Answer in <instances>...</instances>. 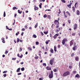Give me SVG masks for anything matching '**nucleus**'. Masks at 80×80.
Listing matches in <instances>:
<instances>
[{"label":"nucleus","mask_w":80,"mask_h":80,"mask_svg":"<svg viewBox=\"0 0 80 80\" xmlns=\"http://www.w3.org/2000/svg\"><path fill=\"white\" fill-rule=\"evenodd\" d=\"M3 76H4V77H7V74H5L3 75Z\"/></svg>","instance_id":"nucleus-47"},{"label":"nucleus","mask_w":80,"mask_h":80,"mask_svg":"<svg viewBox=\"0 0 80 80\" xmlns=\"http://www.w3.org/2000/svg\"><path fill=\"white\" fill-rule=\"evenodd\" d=\"M50 51L52 53H53V50L52 48H51Z\"/></svg>","instance_id":"nucleus-23"},{"label":"nucleus","mask_w":80,"mask_h":80,"mask_svg":"<svg viewBox=\"0 0 80 80\" xmlns=\"http://www.w3.org/2000/svg\"><path fill=\"white\" fill-rule=\"evenodd\" d=\"M3 15L4 17H5V16H6V13H5V11L4 12Z\"/></svg>","instance_id":"nucleus-31"},{"label":"nucleus","mask_w":80,"mask_h":80,"mask_svg":"<svg viewBox=\"0 0 80 80\" xmlns=\"http://www.w3.org/2000/svg\"><path fill=\"white\" fill-rule=\"evenodd\" d=\"M21 70L22 71H24V70H25V68L23 67L21 68Z\"/></svg>","instance_id":"nucleus-28"},{"label":"nucleus","mask_w":80,"mask_h":80,"mask_svg":"<svg viewBox=\"0 0 80 80\" xmlns=\"http://www.w3.org/2000/svg\"><path fill=\"white\" fill-rule=\"evenodd\" d=\"M60 30V28H58V29H57L55 30V32H56V33H58V32H59V30Z\"/></svg>","instance_id":"nucleus-11"},{"label":"nucleus","mask_w":80,"mask_h":80,"mask_svg":"<svg viewBox=\"0 0 80 80\" xmlns=\"http://www.w3.org/2000/svg\"><path fill=\"white\" fill-rule=\"evenodd\" d=\"M57 36H56V35H55L54 36H53V38H57Z\"/></svg>","instance_id":"nucleus-50"},{"label":"nucleus","mask_w":80,"mask_h":80,"mask_svg":"<svg viewBox=\"0 0 80 80\" xmlns=\"http://www.w3.org/2000/svg\"><path fill=\"white\" fill-rule=\"evenodd\" d=\"M36 45H38V44H39V43L38 42H36Z\"/></svg>","instance_id":"nucleus-44"},{"label":"nucleus","mask_w":80,"mask_h":80,"mask_svg":"<svg viewBox=\"0 0 80 80\" xmlns=\"http://www.w3.org/2000/svg\"><path fill=\"white\" fill-rule=\"evenodd\" d=\"M20 68H19L17 69V72H20Z\"/></svg>","instance_id":"nucleus-14"},{"label":"nucleus","mask_w":80,"mask_h":80,"mask_svg":"<svg viewBox=\"0 0 80 80\" xmlns=\"http://www.w3.org/2000/svg\"><path fill=\"white\" fill-rule=\"evenodd\" d=\"M72 64H70H70L69 65V68L70 69H71V68H72Z\"/></svg>","instance_id":"nucleus-22"},{"label":"nucleus","mask_w":80,"mask_h":80,"mask_svg":"<svg viewBox=\"0 0 80 80\" xmlns=\"http://www.w3.org/2000/svg\"><path fill=\"white\" fill-rule=\"evenodd\" d=\"M68 22L69 23H70L71 22H70V20H68Z\"/></svg>","instance_id":"nucleus-55"},{"label":"nucleus","mask_w":80,"mask_h":80,"mask_svg":"<svg viewBox=\"0 0 80 80\" xmlns=\"http://www.w3.org/2000/svg\"><path fill=\"white\" fill-rule=\"evenodd\" d=\"M46 68L48 70H52V68L48 66Z\"/></svg>","instance_id":"nucleus-7"},{"label":"nucleus","mask_w":80,"mask_h":80,"mask_svg":"<svg viewBox=\"0 0 80 80\" xmlns=\"http://www.w3.org/2000/svg\"><path fill=\"white\" fill-rule=\"evenodd\" d=\"M21 74H22V73L21 72L19 73L18 74V75H20Z\"/></svg>","instance_id":"nucleus-53"},{"label":"nucleus","mask_w":80,"mask_h":80,"mask_svg":"<svg viewBox=\"0 0 80 80\" xmlns=\"http://www.w3.org/2000/svg\"><path fill=\"white\" fill-rule=\"evenodd\" d=\"M74 47H73L72 48V50H73L75 51V48H76V47H77V46H76L75 45V44L74 45Z\"/></svg>","instance_id":"nucleus-9"},{"label":"nucleus","mask_w":80,"mask_h":80,"mask_svg":"<svg viewBox=\"0 0 80 80\" xmlns=\"http://www.w3.org/2000/svg\"><path fill=\"white\" fill-rule=\"evenodd\" d=\"M32 37L35 38H37V35H36L35 34H34L32 36Z\"/></svg>","instance_id":"nucleus-21"},{"label":"nucleus","mask_w":80,"mask_h":80,"mask_svg":"<svg viewBox=\"0 0 80 80\" xmlns=\"http://www.w3.org/2000/svg\"><path fill=\"white\" fill-rule=\"evenodd\" d=\"M23 57V55L21 54L20 56H19V58H22Z\"/></svg>","instance_id":"nucleus-38"},{"label":"nucleus","mask_w":80,"mask_h":80,"mask_svg":"<svg viewBox=\"0 0 80 80\" xmlns=\"http://www.w3.org/2000/svg\"><path fill=\"white\" fill-rule=\"evenodd\" d=\"M77 24L76 23L75 24L74 28V30L77 28Z\"/></svg>","instance_id":"nucleus-6"},{"label":"nucleus","mask_w":80,"mask_h":80,"mask_svg":"<svg viewBox=\"0 0 80 80\" xmlns=\"http://www.w3.org/2000/svg\"><path fill=\"white\" fill-rule=\"evenodd\" d=\"M28 50H30V51H31V50H32V49H31V48H30V47H28Z\"/></svg>","instance_id":"nucleus-39"},{"label":"nucleus","mask_w":80,"mask_h":80,"mask_svg":"<svg viewBox=\"0 0 80 80\" xmlns=\"http://www.w3.org/2000/svg\"><path fill=\"white\" fill-rule=\"evenodd\" d=\"M62 2H63V3H66V1H65V0H61Z\"/></svg>","instance_id":"nucleus-40"},{"label":"nucleus","mask_w":80,"mask_h":80,"mask_svg":"<svg viewBox=\"0 0 80 80\" xmlns=\"http://www.w3.org/2000/svg\"><path fill=\"white\" fill-rule=\"evenodd\" d=\"M44 34H45V35H47V33H48V31L44 32Z\"/></svg>","instance_id":"nucleus-35"},{"label":"nucleus","mask_w":80,"mask_h":80,"mask_svg":"<svg viewBox=\"0 0 80 80\" xmlns=\"http://www.w3.org/2000/svg\"><path fill=\"white\" fill-rule=\"evenodd\" d=\"M77 15H80V11H79L78 10H77Z\"/></svg>","instance_id":"nucleus-13"},{"label":"nucleus","mask_w":80,"mask_h":80,"mask_svg":"<svg viewBox=\"0 0 80 80\" xmlns=\"http://www.w3.org/2000/svg\"><path fill=\"white\" fill-rule=\"evenodd\" d=\"M13 10H15V9H18V8L17 7H14L13 8Z\"/></svg>","instance_id":"nucleus-25"},{"label":"nucleus","mask_w":80,"mask_h":80,"mask_svg":"<svg viewBox=\"0 0 80 80\" xmlns=\"http://www.w3.org/2000/svg\"><path fill=\"white\" fill-rule=\"evenodd\" d=\"M76 73V71H74L73 72V73L74 74H75V73Z\"/></svg>","instance_id":"nucleus-62"},{"label":"nucleus","mask_w":80,"mask_h":80,"mask_svg":"<svg viewBox=\"0 0 80 80\" xmlns=\"http://www.w3.org/2000/svg\"><path fill=\"white\" fill-rule=\"evenodd\" d=\"M74 55H75V53H73L71 55V56L72 57H73V56H74Z\"/></svg>","instance_id":"nucleus-27"},{"label":"nucleus","mask_w":80,"mask_h":80,"mask_svg":"<svg viewBox=\"0 0 80 80\" xmlns=\"http://www.w3.org/2000/svg\"><path fill=\"white\" fill-rule=\"evenodd\" d=\"M59 25V24H57L56 25L57 28H59V26H58Z\"/></svg>","instance_id":"nucleus-32"},{"label":"nucleus","mask_w":80,"mask_h":80,"mask_svg":"<svg viewBox=\"0 0 80 80\" xmlns=\"http://www.w3.org/2000/svg\"><path fill=\"white\" fill-rule=\"evenodd\" d=\"M16 58H12V60H16Z\"/></svg>","instance_id":"nucleus-34"},{"label":"nucleus","mask_w":80,"mask_h":80,"mask_svg":"<svg viewBox=\"0 0 80 80\" xmlns=\"http://www.w3.org/2000/svg\"><path fill=\"white\" fill-rule=\"evenodd\" d=\"M54 58H52L51 59L50 61V64L51 65H53V62H54Z\"/></svg>","instance_id":"nucleus-4"},{"label":"nucleus","mask_w":80,"mask_h":80,"mask_svg":"<svg viewBox=\"0 0 80 80\" xmlns=\"http://www.w3.org/2000/svg\"><path fill=\"white\" fill-rule=\"evenodd\" d=\"M7 71H4L3 72V73H7Z\"/></svg>","instance_id":"nucleus-41"},{"label":"nucleus","mask_w":80,"mask_h":80,"mask_svg":"<svg viewBox=\"0 0 80 80\" xmlns=\"http://www.w3.org/2000/svg\"><path fill=\"white\" fill-rule=\"evenodd\" d=\"M19 41H20V39L18 38L17 39V43H18Z\"/></svg>","instance_id":"nucleus-33"},{"label":"nucleus","mask_w":80,"mask_h":80,"mask_svg":"<svg viewBox=\"0 0 80 80\" xmlns=\"http://www.w3.org/2000/svg\"><path fill=\"white\" fill-rule=\"evenodd\" d=\"M70 75V72L67 71L64 72L63 74V77H65L66 76H67V75Z\"/></svg>","instance_id":"nucleus-1"},{"label":"nucleus","mask_w":80,"mask_h":80,"mask_svg":"<svg viewBox=\"0 0 80 80\" xmlns=\"http://www.w3.org/2000/svg\"><path fill=\"white\" fill-rule=\"evenodd\" d=\"M75 77H76L77 78H80V76L79 75V74H76L75 76Z\"/></svg>","instance_id":"nucleus-12"},{"label":"nucleus","mask_w":80,"mask_h":80,"mask_svg":"<svg viewBox=\"0 0 80 80\" xmlns=\"http://www.w3.org/2000/svg\"><path fill=\"white\" fill-rule=\"evenodd\" d=\"M48 47H46V51H48Z\"/></svg>","instance_id":"nucleus-52"},{"label":"nucleus","mask_w":80,"mask_h":80,"mask_svg":"<svg viewBox=\"0 0 80 80\" xmlns=\"http://www.w3.org/2000/svg\"><path fill=\"white\" fill-rule=\"evenodd\" d=\"M23 33H24V32H22V34H21V36H23Z\"/></svg>","instance_id":"nucleus-58"},{"label":"nucleus","mask_w":80,"mask_h":80,"mask_svg":"<svg viewBox=\"0 0 80 80\" xmlns=\"http://www.w3.org/2000/svg\"><path fill=\"white\" fill-rule=\"evenodd\" d=\"M68 7H69V8H71V5H70V4L68 5Z\"/></svg>","instance_id":"nucleus-37"},{"label":"nucleus","mask_w":80,"mask_h":80,"mask_svg":"<svg viewBox=\"0 0 80 80\" xmlns=\"http://www.w3.org/2000/svg\"><path fill=\"white\" fill-rule=\"evenodd\" d=\"M39 80H43V79L42 78H40Z\"/></svg>","instance_id":"nucleus-64"},{"label":"nucleus","mask_w":80,"mask_h":80,"mask_svg":"<svg viewBox=\"0 0 80 80\" xmlns=\"http://www.w3.org/2000/svg\"><path fill=\"white\" fill-rule=\"evenodd\" d=\"M18 13H20V14H21V13H22V11H20V10H18Z\"/></svg>","instance_id":"nucleus-20"},{"label":"nucleus","mask_w":80,"mask_h":80,"mask_svg":"<svg viewBox=\"0 0 80 80\" xmlns=\"http://www.w3.org/2000/svg\"><path fill=\"white\" fill-rule=\"evenodd\" d=\"M54 50L56 52H57V47H56L55 46L54 47Z\"/></svg>","instance_id":"nucleus-19"},{"label":"nucleus","mask_w":80,"mask_h":80,"mask_svg":"<svg viewBox=\"0 0 80 80\" xmlns=\"http://www.w3.org/2000/svg\"><path fill=\"white\" fill-rule=\"evenodd\" d=\"M37 27H38V22H37L36 23V24L35 26V27H34V28H36Z\"/></svg>","instance_id":"nucleus-18"},{"label":"nucleus","mask_w":80,"mask_h":80,"mask_svg":"<svg viewBox=\"0 0 80 80\" xmlns=\"http://www.w3.org/2000/svg\"><path fill=\"white\" fill-rule=\"evenodd\" d=\"M51 11V10L50 9H46L45 11L46 12V11Z\"/></svg>","instance_id":"nucleus-54"},{"label":"nucleus","mask_w":80,"mask_h":80,"mask_svg":"<svg viewBox=\"0 0 80 80\" xmlns=\"http://www.w3.org/2000/svg\"><path fill=\"white\" fill-rule=\"evenodd\" d=\"M66 13H67V14H68V15L69 16H70V12H68V11L66 12Z\"/></svg>","instance_id":"nucleus-17"},{"label":"nucleus","mask_w":80,"mask_h":80,"mask_svg":"<svg viewBox=\"0 0 80 80\" xmlns=\"http://www.w3.org/2000/svg\"><path fill=\"white\" fill-rule=\"evenodd\" d=\"M73 3H72V2H71V1L70 2V4H69V5H71Z\"/></svg>","instance_id":"nucleus-60"},{"label":"nucleus","mask_w":80,"mask_h":80,"mask_svg":"<svg viewBox=\"0 0 80 80\" xmlns=\"http://www.w3.org/2000/svg\"><path fill=\"white\" fill-rule=\"evenodd\" d=\"M61 47V46H60V45H59V44H58V48H60Z\"/></svg>","instance_id":"nucleus-45"},{"label":"nucleus","mask_w":80,"mask_h":80,"mask_svg":"<svg viewBox=\"0 0 80 80\" xmlns=\"http://www.w3.org/2000/svg\"><path fill=\"white\" fill-rule=\"evenodd\" d=\"M8 53V51H7V50H6V51L5 52V54H6V55H7V53Z\"/></svg>","instance_id":"nucleus-29"},{"label":"nucleus","mask_w":80,"mask_h":80,"mask_svg":"<svg viewBox=\"0 0 80 80\" xmlns=\"http://www.w3.org/2000/svg\"><path fill=\"white\" fill-rule=\"evenodd\" d=\"M16 16H17V13H15L14 14V17H15V18H17Z\"/></svg>","instance_id":"nucleus-48"},{"label":"nucleus","mask_w":80,"mask_h":80,"mask_svg":"<svg viewBox=\"0 0 80 80\" xmlns=\"http://www.w3.org/2000/svg\"><path fill=\"white\" fill-rule=\"evenodd\" d=\"M67 42V38H64L62 41V43L63 45H64L65 44V42Z\"/></svg>","instance_id":"nucleus-2"},{"label":"nucleus","mask_w":80,"mask_h":80,"mask_svg":"<svg viewBox=\"0 0 80 80\" xmlns=\"http://www.w3.org/2000/svg\"><path fill=\"white\" fill-rule=\"evenodd\" d=\"M50 40H48V41H46V45L48 44V42H50Z\"/></svg>","instance_id":"nucleus-16"},{"label":"nucleus","mask_w":80,"mask_h":80,"mask_svg":"<svg viewBox=\"0 0 80 80\" xmlns=\"http://www.w3.org/2000/svg\"><path fill=\"white\" fill-rule=\"evenodd\" d=\"M23 63H24L23 62H21V65H23Z\"/></svg>","instance_id":"nucleus-63"},{"label":"nucleus","mask_w":80,"mask_h":80,"mask_svg":"<svg viewBox=\"0 0 80 80\" xmlns=\"http://www.w3.org/2000/svg\"><path fill=\"white\" fill-rule=\"evenodd\" d=\"M38 8L36 7V5L34 6V10L35 11L36 10H38Z\"/></svg>","instance_id":"nucleus-8"},{"label":"nucleus","mask_w":80,"mask_h":80,"mask_svg":"<svg viewBox=\"0 0 80 80\" xmlns=\"http://www.w3.org/2000/svg\"><path fill=\"white\" fill-rule=\"evenodd\" d=\"M22 32H23V31H25V28H22Z\"/></svg>","instance_id":"nucleus-46"},{"label":"nucleus","mask_w":80,"mask_h":80,"mask_svg":"<svg viewBox=\"0 0 80 80\" xmlns=\"http://www.w3.org/2000/svg\"><path fill=\"white\" fill-rule=\"evenodd\" d=\"M48 18H49V19H50V16L48 15Z\"/></svg>","instance_id":"nucleus-51"},{"label":"nucleus","mask_w":80,"mask_h":80,"mask_svg":"<svg viewBox=\"0 0 80 80\" xmlns=\"http://www.w3.org/2000/svg\"><path fill=\"white\" fill-rule=\"evenodd\" d=\"M75 59L76 61H78V59H79V58H78V56H77L75 57Z\"/></svg>","instance_id":"nucleus-10"},{"label":"nucleus","mask_w":80,"mask_h":80,"mask_svg":"<svg viewBox=\"0 0 80 80\" xmlns=\"http://www.w3.org/2000/svg\"><path fill=\"white\" fill-rule=\"evenodd\" d=\"M64 17L65 18H67V15L64 14Z\"/></svg>","instance_id":"nucleus-57"},{"label":"nucleus","mask_w":80,"mask_h":80,"mask_svg":"<svg viewBox=\"0 0 80 80\" xmlns=\"http://www.w3.org/2000/svg\"><path fill=\"white\" fill-rule=\"evenodd\" d=\"M55 35H56V36L57 37V36H58V35H59V34L58 33L56 34Z\"/></svg>","instance_id":"nucleus-56"},{"label":"nucleus","mask_w":80,"mask_h":80,"mask_svg":"<svg viewBox=\"0 0 80 80\" xmlns=\"http://www.w3.org/2000/svg\"><path fill=\"white\" fill-rule=\"evenodd\" d=\"M58 71V70H57L56 69H54L53 70V72H57Z\"/></svg>","instance_id":"nucleus-26"},{"label":"nucleus","mask_w":80,"mask_h":80,"mask_svg":"<svg viewBox=\"0 0 80 80\" xmlns=\"http://www.w3.org/2000/svg\"><path fill=\"white\" fill-rule=\"evenodd\" d=\"M20 50H19L20 52H21V51H22V48H20Z\"/></svg>","instance_id":"nucleus-59"},{"label":"nucleus","mask_w":80,"mask_h":80,"mask_svg":"<svg viewBox=\"0 0 80 80\" xmlns=\"http://www.w3.org/2000/svg\"><path fill=\"white\" fill-rule=\"evenodd\" d=\"M74 40H72L71 41H70V47H72V45H73V42Z\"/></svg>","instance_id":"nucleus-5"},{"label":"nucleus","mask_w":80,"mask_h":80,"mask_svg":"<svg viewBox=\"0 0 80 80\" xmlns=\"http://www.w3.org/2000/svg\"><path fill=\"white\" fill-rule=\"evenodd\" d=\"M72 10L73 11V12H75V7H72Z\"/></svg>","instance_id":"nucleus-24"},{"label":"nucleus","mask_w":80,"mask_h":80,"mask_svg":"<svg viewBox=\"0 0 80 80\" xmlns=\"http://www.w3.org/2000/svg\"><path fill=\"white\" fill-rule=\"evenodd\" d=\"M34 58L35 59H38V56L35 57Z\"/></svg>","instance_id":"nucleus-43"},{"label":"nucleus","mask_w":80,"mask_h":80,"mask_svg":"<svg viewBox=\"0 0 80 80\" xmlns=\"http://www.w3.org/2000/svg\"><path fill=\"white\" fill-rule=\"evenodd\" d=\"M51 74H50L49 75V78H52L53 76V71H51Z\"/></svg>","instance_id":"nucleus-3"},{"label":"nucleus","mask_w":80,"mask_h":80,"mask_svg":"<svg viewBox=\"0 0 80 80\" xmlns=\"http://www.w3.org/2000/svg\"><path fill=\"white\" fill-rule=\"evenodd\" d=\"M43 65L44 67H46V66H47V65L46 64V63H43Z\"/></svg>","instance_id":"nucleus-36"},{"label":"nucleus","mask_w":80,"mask_h":80,"mask_svg":"<svg viewBox=\"0 0 80 80\" xmlns=\"http://www.w3.org/2000/svg\"><path fill=\"white\" fill-rule=\"evenodd\" d=\"M47 17V15L46 14H44L43 16L44 18H46Z\"/></svg>","instance_id":"nucleus-42"},{"label":"nucleus","mask_w":80,"mask_h":80,"mask_svg":"<svg viewBox=\"0 0 80 80\" xmlns=\"http://www.w3.org/2000/svg\"><path fill=\"white\" fill-rule=\"evenodd\" d=\"M77 5V2H76V3L75 4V8H76V6Z\"/></svg>","instance_id":"nucleus-49"},{"label":"nucleus","mask_w":80,"mask_h":80,"mask_svg":"<svg viewBox=\"0 0 80 80\" xmlns=\"http://www.w3.org/2000/svg\"><path fill=\"white\" fill-rule=\"evenodd\" d=\"M76 33L75 32L72 33V36H75Z\"/></svg>","instance_id":"nucleus-30"},{"label":"nucleus","mask_w":80,"mask_h":80,"mask_svg":"<svg viewBox=\"0 0 80 80\" xmlns=\"http://www.w3.org/2000/svg\"><path fill=\"white\" fill-rule=\"evenodd\" d=\"M41 35H44V34L43 32H41Z\"/></svg>","instance_id":"nucleus-61"},{"label":"nucleus","mask_w":80,"mask_h":80,"mask_svg":"<svg viewBox=\"0 0 80 80\" xmlns=\"http://www.w3.org/2000/svg\"><path fill=\"white\" fill-rule=\"evenodd\" d=\"M55 22H57V24H60V23H59V22L58 21V20H55Z\"/></svg>","instance_id":"nucleus-15"}]
</instances>
